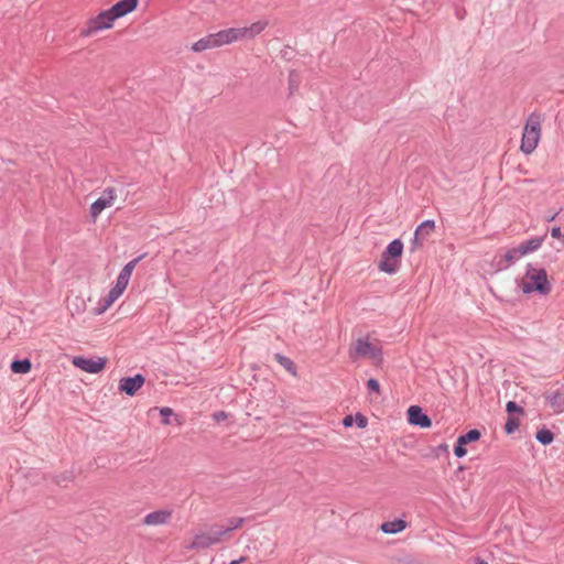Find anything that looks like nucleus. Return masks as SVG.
Here are the masks:
<instances>
[{
    "instance_id": "31",
    "label": "nucleus",
    "mask_w": 564,
    "mask_h": 564,
    "mask_svg": "<svg viewBox=\"0 0 564 564\" xmlns=\"http://www.w3.org/2000/svg\"><path fill=\"white\" fill-rule=\"evenodd\" d=\"M467 454V448H466V445L464 443H462L460 441H456V444L454 446V455L457 457V458H462L464 457L465 455Z\"/></svg>"
},
{
    "instance_id": "5",
    "label": "nucleus",
    "mask_w": 564,
    "mask_h": 564,
    "mask_svg": "<svg viewBox=\"0 0 564 564\" xmlns=\"http://www.w3.org/2000/svg\"><path fill=\"white\" fill-rule=\"evenodd\" d=\"M117 20L116 15L110 13V8L99 12L95 18L88 20L85 28L79 31L80 36H90L94 33L112 28Z\"/></svg>"
},
{
    "instance_id": "11",
    "label": "nucleus",
    "mask_w": 564,
    "mask_h": 564,
    "mask_svg": "<svg viewBox=\"0 0 564 564\" xmlns=\"http://www.w3.org/2000/svg\"><path fill=\"white\" fill-rule=\"evenodd\" d=\"M434 228L435 223L432 219H426L423 223H421L416 227L413 239L411 240V251H414L416 248L421 247L425 238L431 235Z\"/></svg>"
},
{
    "instance_id": "41",
    "label": "nucleus",
    "mask_w": 564,
    "mask_h": 564,
    "mask_svg": "<svg viewBox=\"0 0 564 564\" xmlns=\"http://www.w3.org/2000/svg\"><path fill=\"white\" fill-rule=\"evenodd\" d=\"M438 449H440V451H443V452H447L448 446H447L446 444H441V445L438 446Z\"/></svg>"
},
{
    "instance_id": "7",
    "label": "nucleus",
    "mask_w": 564,
    "mask_h": 564,
    "mask_svg": "<svg viewBox=\"0 0 564 564\" xmlns=\"http://www.w3.org/2000/svg\"><path fill=\"white\" fill-rule=\"evenodd\" d=\"M116 198V191L112 187H107L102 195L90 205V216L96 219L104 209L112 205Z\"/></svg>"
},
{
    "instance_id": "4",
    "label": "nucleus",
    "mask_w": 564,
    "mask_h": 564,
    "mask_svg": "<svg viewBox=\"0 0 564 564\" xmlns=\"http://www.w3.org/2000/svg\"><path fill=\"white\" fill-rule=\"evenodd\" d=\"M402 253L403 242L400 239L392 240L381 254L379 270L388 274L395 273L400 267Z\"/></svg>"
},
{
    "instance_id": "6",
    "label": "nucleus",
    "mask_w": 564,
    "mask_h": 564,
    "mask_svg": "<svg viewBox=\"0 0 564 564\" xmlns=\"http://www.w3.org/2000/svg\"><path fill=\"white\" fill-rule=\"evenodd\" d=\"M349 356L351 359H356L359 357L362 358H370L373 360H381L382 359V348L371 344L368 340V337L366 338H358L355 341L354 349L349 351Z\"/></svg>"
},
{
    "instance_id": "17",
    "label": "nucleus",
    "mask_w": 564,
    "mask_h": 564,
    "mask_svg": "<svg viewBox=\"0 0 564 564\" xmlns=\"http://www.w3.org/2000/svg\"><path fill=\"white\" fill-rule=\"evenodd\" d=\"M217 543V539L210 538V534L198 533L195 534L189 549H207Z\"/></svg>"
},
{
    "instance_id": "36",
    "label": "nucleus",
    "mask_w": 564,
    "mask_h": 564,
    "mask_svg": "<svg viewBox=\"0 0 564 564\" xmlns=\"http://www.w3.org/2000/svg\"><path fill=\"white\" fill-rule=\"evenodd\" d=\"M228 417V414L224 411H218V412H215L213 414V419L216 421V422H221L224 420H226Z\"/></svg>"
},
{
    "instance_id": "34",
    "label": "nucleus",
    "mask_w": 564,
    "mask_h": 564,
    "mask_svg": "<svg viewBox=\"0 0 564 564\" xmlns=\"http://www.w3.org/2000/svg\"><path fill=\"white\" fill-rule=\"evenodd\" d=\"M73 474L72 473H64L62 474L61 476H58L55 480L56 484L61 485L63 482H66V481H72L73 480Z\"/></svg>"
},
{
    "instance_id": "40",
    "label": "nucleus",
    "mask_w": 564,
    "mask_h": 564,
    "mask_svg": "<svg viewBox=\"0 0 564 564\" xmlns=\"http://www.w3.org/2000/svg\"><path fill=\"white\" fill-rule=\"evenodd\" d=\"M245 560V557H240L239 560L231 561L229 564H241Z\"/></svg>"
},
{
    "instance_id": "14",
    "label": "nucleus",
    "mask_w": 564,
    "mask_h": 564,
    "mask_svg": "<svg viewBox=\"0 0 564 564\" xmlns=\"http://www.w3.org/2000/svg\"><path fill=\"white\" fill-rule=\"evenodd\" d=\"M138 3L139 0H120L110 8V13L116 15L117 19H120L134 11Z\"/></svg>"
},
{
    "instance_id": "13",
    "label": "nucleus",
    "mask_w": 564,
    "mask_h": 564,
    "mask_svg": "<svg viewBox=\"0 0 564 564\" xmlns=\"http://www.w3.org/2000/svg\"><path fill=\"white\" fill-rule=\"evenodd\" d=\"M521 257L522 256L520 254L518 247L511 248L507 250L503 254H496L494 259V264L497 271L506 270Z\"/></svg>"
},
{
    "instance_id": "38",
    "label": "nucleus",
    "mask_w": 564,
    "mask_h": 564,
    "mask_svg": "<svg viewBox=\"0 0 564 564\" xmlns=\"http://www.w3.org/2000/svg\"><path fill=\"white\" fill-rule=\"evenodd\" d=\"M551 236H552L553 238H556V239L561 238V237H562L561 228H560V227H553V228L551 229Z\"/></svg>"
},
{
    "instance_id": "8",
    "label": "nucleus",
    "mask_w": 564,
    "mask_h": 564,
    "mask_svg": "<svg viewBox=\"0 0 564 564\" xmlns=\"http://www.w3.org/2000/svg\"><path fill=\"white\" fill-rule=\"evenodd\" d=\"M145 378L141 373L133 377H123L119 381V390L129 397H133L144 384Z\"/></svg>"
},
{
    "instance_id": "43",
    "label": "nucleus",
    "mask_w": 564,
    "mask_h": 564,
    "mask_svg": "<svg viewBox=\"0 0 564 564\" xmlns=\"http://www.w3.org/2000/svg\"><path fill=\"white\" fill-rule=\"evenodd\" d=\"M464 469H465V467H464V466H459V467H458V469H457V471H463Z\"/></svg>"
},
{
    "instance_id": "32",
    "label": "nucleus",
    "mask_w": 564,
    "mask_h": 564,
    "mask_svg": "<svg viewBox=\"0 0 564 564\" xmlns=\"http://www.w3.org/2000/svg\"><path fill=\"white\" fill-rule=\"evenodd\" d=\"M366 386L369 392L380 393V383L377 379H368Z\"/></svg>"
},
{
    "instance_id": "21",
    "label": "nucleus",
    "mask_w": 564,
    "mask_h": 564,
    "mask_svg": "<svg viewBox=\"0 0 564 564\" xmlns=\"http://www.w3.org/2000/svg\"><path fill=\"white\" fill-rule=\"evenodd\" d=\"M32 362L29 358L13 359L10 369L13 373L24 375L31 371Z\"/></svg>"
},
{
    "instance_id": "37",
    "label": "nucleus",
    "mask_w": 564,
    "mask_h": 564,
    "mask_svg": "<svg viewBox=\"0 0 564 564\" xmlns=\"http://www.w3.org/2000/svg\"><path fill=\"white\" fill-rule=\"evenodd\" d=\"M355 424V415H346L343 420V425L345 427H351Z\"/></svg>"
},
{
    "instance_id": "25",
    "label": "nucleus",
    "mask_w": 564,
    "mask_h": 564,
    "mask_svg": "<svg viewBox=\"0 0 564 564\" xmlns=\"http://www.w3.org/2000/svg\"><path fill=\"white\" fill-rule=\"evenodd\" d=\"M481 437V433L477 429L469 430L465 434H462L458 436V441L464 443L465 445H468L470 443L477 442Z\"/></svg>"
},
{
    "instance_id": "44",
    "label": "nucleus",
    "mask_w": 564,
    "mask_h": 564,
    "mask_svg": "<svg viewBox=\"0 0 564 564\" xmlns=\"http://www.w3.org/2000/svg\"><path fill=\"white\" fill-rule=\"evenodd\" d=\"M562 237H563V242H564V234L562 235Z\"/></svg>"
},
{
    "instance_id": "35",
    "label": "nucleus",
    "mask_w": 564,
    "mask_h": 564,
    "mask_svg": "<svg viewBox=\"0 0 564 564\" xmlns=\"http://www.w3.org/2000/svg\"><path fill=\"white\" fill-rule=\"evenodd\" d=\"M209 534H210V538L217 539V543H219L221 541V538L226 534V531H224L223 528L219 529L218 531H214L212 529V532Z\"/></svg>"
},
{
    "instance_id": "22",
    "label": "nucleus",
    "mask_w": 564,
    "mask_h": 564,
    "mask_svg": "<svg viewBox=\"0 0 564 564\" xmlns=\"http://www.w3.org/2000/svg\"><path fill=\"white\" fill-rule=\"evenodd\" d=\"M123 289L115 284V286L109 291L107 296L104 299V305L102 307L98 308V313H104L123 293Z\"/></svg>"
},
{
    "instance_id": "28",
    "label": "nucleus",
    "mask_w": 564,
    "mask_h": 564,
    "mask_svg": "<svg viewBox=\"0 0 564 564\" xmlns=\"http://www.w3.org/2000/svg\"><path fill=\"white\" fill-rule=\"evenodd\" d=\"M227 521H228L229 525L227 528H223L224 531H226V534L240 528L245 523L246 519L240 518V517L239 518H229Z\"/></svg>"
},
{
    "instance_id": "9",
    "label": "nucleus",
    "mask_w": 564,
    "mask_h": 564,
    "mask_svg": "<svg viewBox=\"0 0 564 564\" xmlns=\"http://www.w3.org/2000/svg\"><path fill=\"white\" fill-rule=\"evenodd\" d=\"M73 364L79 368L80 370L88 373H98L106 366L105 358H86V357H75Z\"/></svg>"
},
{
    "instance_id": "15",
    "label": "nucleus",
    "mask_w": 564,
    "mask_h": 564,
    "mask_svg": "<svg viewBox=\"0 0 564 564\" xmlns=\"http://www.w3.org/2000/svg\"><path fill=\"white\" fill-rule=\"evenodd\" d=\"M140 257L134 258L133 260L129 261L119 272L116 281V285L120 286L121 289L126 290L130 276L132 274L133 269L135 268L137 263L139 262Z\"/></svg>"
},
{
    "instance_id": "26",
    "label": "nucleus",
    "mask_w": 564,
    "mask_h": 564,
    "mask_svg": "<svg viewBox=\"0 0 564 564\" xmlns=\"http://www.w3.org/2000/svg\"><path fill=\"white\" fill-rule=\"evenodd\" d=\"M519 425H520V421L518 417L508 416L507 421L505 423V432L507 434H512L513 432H516V430H518Z\"/></svg>"
},
{
    "instance_id": "20",
    "label": "nucleus",
    "mask_w": 564,
    "mask_h": 564,
    "mask_svg": "<svg viewBox=\"0 0 564 564\" xmlns=\"http://www.w3.org/2000/svg\"><path fill=\"white\" fill-rule=\"evenodd\" d=\"M154 410H158V408H155ZM159 413L161 415V423L163 425H171L173 423L176 425L182 424V421L180 420V417L174 415V411L172 408H169V406L160 408Z\"/></svg>"
},
{
    "instance_id": "29",
    "label": "nucleus",
    "mask_w": 564,
    "mask_h": 564,
    "mask_svg": "<svg viewBox=\"0 0 564 564\" xmlns=\"http://www.w3.org/2000/svg\"><path fill=\"white\" fill-rule=\"evenodd\" d=\"M265 24L263 23H260V22H257V23H253L250 28H242L243 30H246V34L243 37L246 36H254L256 34H259L263 29H264Z\"/></svg>"
},
{
    "instance_id": "1",
    "label": "nucleus",
    "mask_w": 564,
    "mask_h": 564,
    "mask_svg": "<svg viewBox=\"0 0 564 564\" xmlns=\"http://www.w3.org/2000/svg\"><path fill=\"white\" fill-rule=\"evenodd\" d=\"M246 30L230 28L217 33L208 34L192 45V51L199 53L209 48L219 47L224 44H230L237 40L243 39Z\"/></svg>"
},
{
    "instance_id": "16",
    "label": "nucleus",
    "mask_w": 564,
    "mask_h": 564,
    "mask_svg": "<svg viewBox=\"0 0 564 564\" xmlns=\"http://www.w3.org/2000/svg\"><path fill=\"white\" fill-rule=\"evenodd\" d=\"M172 512L169 510H156L148 513L143 519V523L147 525L164 524L170 520Z\"/></svg>"
},
{
    "instance_id": "24",
    "label": "nucleus",
    "mask_w": 564,
    "mask_h": 564,
    "mask_svg": "<svg viewBox=\"0 0 564 564\" xmlns=\"http://www.w3.org/2000/svg\"><path fill=\"white\" fill-rule=\"evenodd\" d=\"M535 438L542 445H549L554 441V433L551 430L543 427L535 433Z\"/></svg>"
},
{
    "instance_id": "23",
    "label": "nucleus",
    "mask_w": 564,
    "mask_h": 564,
    "mask_svg": "<svg viewBox=\"0 0 564 564\" xmlns=\"http://www.w3.org/2000/svg\"><path fill=\"white\" fill-rule=\"evenodd\" d=\"M274 359L290 373H296V366L289 357L281 354H275Z\"/></svg>"
},
{
    "instance_id": "18",
    "label": "nucleus",
    "mask_w": 564,
    "mask_h": 564,
    "mask_svg": "<svg viewBox=\"0 0 564 564\" xmlns=\"http://www.w3.org/2000/svg\"><path fill=\"white\" fill-rule=\"evenodd\" d=\"M544 241V237H533L521 242L518 248L521 256L528 254L538 250Z\"/></svg>"
},
{
    "instance_id": "19",
    "label": "nucleus",
    "mask_w": 564,
    "mask_h": 564,
    "mask_svg": "<svg viewBox=\"0 0 564 564\" xmlns=\"http://www.w3.org/2000/svg\"><path fill=\"white\" fill-rule=\"evenodd\" d=\"M406 525L408 523L403 519H395L393 521L383 522L380 527V530L383 533L395 534L403 531Z\"/></svg>"
},
{
    "instance_id": "27",
    "label": "nucleus",
    "mask_w": 564,
    "mask_h": 564,
    "mask_svg": "<svg viewBox=\"0 0 564 564\" xmlns=\"http://www.w3.org/2000/svg\"><path fill=\"white\" fill-rule=\"evenodd\" d=\"M506 411L508 416H513L514 414H523L524 410L514 401H508L506 404Z\"/></svg>"
},
{
    "instance_id": "30",
    "label": "nucleus",
    "mask_w": 564,
    "mask_h": 564,
    "mask_svg": "<svg viewBox=\"0 0 564 564\" xmlns=\"http://www.w3.org/2000/svg\"><path fill=\"white\" fill-rule=\"evenodd\" d=\"M300 79L295 70L289 73V89L290 94H293L299 88Z\"/></svg>"
},
{
    "instance_id": "3",
    "label": "nucleus",
    "mask_w": 564,
    "mask_h": 564,
    "mask_svg": "<svg viewBox=\"0 0 564 564\" xmlns=\"http://www.w3.org/2000/svg\"><path fill=\"white\" fill-rule=\"evenodd\" d=\"M542 117L536 112H532L525 122L521 140V151L531 154L538 147L541 137Z\"/></svg>"
},
{
    "instance_id": "10",
    "label": "nucleus",
    "mask_w": 564,
    "mask_h": 564,
    "mask_svg": "<svg viewBox=\"0 0 564 564\" xmlns=\"http://www.w3.org/2000/svg\"><path fill=\"white\" fill-rule=\"evenodd\" d=\"M408 422L411 425L419 426L422 429H429L432 426L431 417L423 412V409L419 405H411L408 409Z\"/></svg>"
},
{
    "instance_id": "12",
    "label": "nucleus",
    "mask_w": 564,
    "mask_h": 564,
    "mask_svg": "<svg viewBox=\"0 0 564 564\" xmlns=\"http://www.w3.org/2000/svg\"><path fill=\"white\" fill-rule=\"evenodd\" d=\"M546 404L552 409L554 414L564 413V391L558 388L555 390H546L544 392Z\"/></svg>"
},
{
    "instance_id": "33",
    "label": "nucleus",
    "mask_w": 564,
    "mask_h": 564,
    "mask_svg": "<svg viewBox=\"0 0 564 564\" xmlns=\"http://www.w3.org/2000/svg\"><path fill=\"white\" fill-rule=\"evenodd\" d=\"M355 423L359 429H365L368 425V419L360 412L355 414Z\"/></svg>"
},
{
    "instance_id": "42",
    "label": "nucleus",
    "mask_w": 564,
    "mask_h": 564,
    "mask_svg": "<svg viewBox=\"0 0 564 564\" xmlns=\"http://www.w3.org/2000/svg\"><path fill=\"white\" fill-rule=\"evenodd\" d=\"M557 214H553L546 218V221H553L556 218Z\"/></svg>"
},
{
    "instance_id": "2",
    "label": "nucleus",
    "mask_w": 564,
    "mask_h": 564,
    "mask_svg": "<svg viewBox=\"0 0 564 564\" xmlns=\"http://www.w3.org/2000/svg\"><path fill=\"white\" fill-rule=\"evenodd\" d=\"M525 278L529 281L523 282L521 285V290L524 294L536 292L542 295H547L551 292L552 286L547 279V273L545 269H536L531 263H528Z\"/></svg>"
},
{
    "instance_id": "39",
    "label": "nucleus",
    "mask_w": 564,
    "mask_h": 564,
    "mask_svg": "<svg viewBox=\"0 0 564 564\" xmlns=\"http://www.w3.org/2000/svg\"><path fill=\"white\" fill-rule=\"evenodd\" d=\"M474 562H475L476 564H488V563H487L482 557H480V556H476V557L474 558Z\"/></svg>"
}]
</instances>
